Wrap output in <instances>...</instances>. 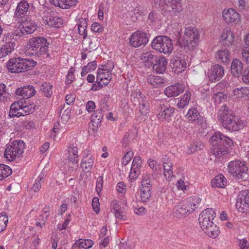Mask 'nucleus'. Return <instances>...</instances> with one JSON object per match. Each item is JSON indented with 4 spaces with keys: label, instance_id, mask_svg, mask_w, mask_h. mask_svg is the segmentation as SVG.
I'll list each match as a JSON object with an SVG mask.
<instances>
[{
    "label": "nucleus",
    "instance_id": "obj_1",
    "mask_svg": "<svg viewBox=\"0 0 249 249\" xmlns=\"http://www.w3.org/2000/svg\"><path fill=\"white\" fill-rule=\"evenodd\" d=\"M217 119L222 126L229 131H238L246 125V122L237 118L226 106L220 107L217 113Z\"/></svg>",
    "mask_w": 249,
    "mask_h": 249
},
{
    "label": "nucleus",
    "instance_id": "obj_2",
    "mask_svg": "<svg viewBox=\"0 0 249 249\" xmlns=\"http://www.w3.org/2000/svg\"><path fill=\"white\" fill-rule=\"evenodd\" d=\"M210 142L212 145L211 153L217 159L227 154L233 144L230 138L220 132L214 133L211 137Z\"/></svg>",
    "mask_w": 249,
    "mask_h": 249
},
{
    "label": "nucleus",
    "instance_id": "obj_3",
    "mask_svg": "<svg viewBox=\"0 0 249 249\" xmlns=\"http://www.w3.org/2000/svg\"><path fill=\"white\" fill-rule=\"evenodd\" d=\"M49 44L50 43L44 37H33L30 38L27 42L25 52L29 55L40 57L47 53Z\"/></svg>",
    "mask_w": 249,
    "mask_h": 249
},
{
    "label": "nucleus",
    "instance_id": "obj_4",
    "mask_svg": "<svg viewBox=\"0 0 249 249\" xmlns=\"http://www.w3.org/2000/svg\"><path fill=\"white\" fill-rule=\"evenodd\" d=\"M36 64L32 59H25L21 57H13L7 62L6 67L12 73H21L31 70Z\"/></svg>",
    "mask_w": 249,
    "mask_h": 249
},
{
    "label": "nucleus",
    "instance_id": "obj_5",
    "mask_svg": "<svg viewBox=\"0 0 249 249\" xmlns=\"http://www.w3.org/2000/svg\"><path fill=\"white\" fill-rule=\"evenodd\" d=\"M199 39L198 31L195 27L186 28L184 36L178 40V45L186 51L193 50L196 46Z\"/></svg>",
    "mask_w": 249,
    "mask_h": 249
},
{
    "label": "nucleus",
    "instance_id": "obj_6",
    "mask_svg": "<svg viewBox=\"0 0 249 249\" xmlns=\"http://www.w3.org/2000/svg\"><path fill=\"white\" fill-rule=\"evenodd\" d=\"M25 145L23 141L16 140L10 142L6 148L4 158L9 161H13L20 157L24 152Z\"/></svg>",
    "mask_w": 249,
    "mask_h": 249
},
{
    "label": "nucleus",
    "instance_id": "obj_7",
    "mask_svg": "<svg viewBox=\"0 0 249 249\" xmlns=\"http://www.w3.org/2000/svg\"><path fill=\"white\" fill-rule=\"evenodd\" d=\"M152 48L164 54H168L173 50V44L171 39L164 36H157L151 43Z\"/></svg>",
    "mask_w": 249,
    "mask_h": 249
},
{
    "label": "nucleus",
    "instance_id": "obj_8",
    "mask_svg": "<svg viewBox=\"0 0 249 249\" xmlns=\"http://www.w3.org/2000/svg\"><path fill=\"white\" fill-rule=\"evenodd\" d=\"M228 171L233 177L237 178H245L248 176V167L245 161L232 160L228 165Z\"/></svg>",
    "mask_w": 249,
    "mask_h": 249
},
{
    "label": "nucleus",
    "instance_id": "obj_9",
    "mask_svg": "<svg viewBox=\"0 0 249 249\" xmlns=\"http://www.w3.org/2000/svg\"><path fill=\"white\" fill-rule=\"evenodd\" d=\"M21 26L20 29L14 32L13 35L21 36L33 34L37 28V22L32 17L27 16L22 20Z\"/></svg>",
    "mask_w": 249,
    "mask_h": 249
},
{
    "label": "nucleus",
    "instance_id": "obj_10",
    "mask_svg": "<svg viewBox=\"0 0 249 249\" xmlns=\"http://www.w3.org/2000/svg\"><path fill=\"white\" fill-rule=\"evenodd\" d=\"M141 198L142 202H147L151 196L152 183L150 174H143L141 181Z\"/></svg>",
    "mask_w": 249,
    "mask_h": 249
},
{
    "label": "nucleus",
    "instance_id": "obj_11",
    "mask_svg": "<svg viewBox=\"0 0 249 249\" xmlns=\"http://www.w3.org/2000/svg\"><path fill=\"white\" fill-rule=\"evenodd\" d=\"M236 207L238 210L242 213H249V191L243 190L238 195Z\"/></svg>",
    "mask_w": 249,
    "mask_h": 249
},
{
    "label": "nucleus",
    "instance_id": "obj_12",
    "mask_svg": "<svg viewBox=\"0 0 249 249\" xmlns=\"http://www.w3.org/2000/svg\"><path fill=\"white\" fill-rule=\"evenodd\" d=\"M216 213L213 208H207L199 214L198 221L202 229L213 223V220L215 217Z\"/></svg>",
    "mask_w": 249,
    "mask_h": 249
},
{
    "label": "nucleus",
    "instance_id": "obj_13",
    "mask_svg": "<svg viewBox=\"0 0 249 249\" xmlns=\"http://www.w3.org/2000/svg\"><path fill=\"white\" fill-rule=\"evenodd\" d=\"M35 6L33 3H29L26 0H21L17 5L14 13V17L22 18L30 11H33Z\"/></svg>",
    "mask_w": 249,
    "mask_h": 249
},
{
    "label": "nucleus",
    "instance_id": "obj_14",
    "mask_svg": "<svg viewBox=\"0 0 249 249\" xmlns=\"http://www.w3.org/2000/svg\"><path fill=\"white\" fill-rule=\"evenodd\" d=\"M148 42L147 35L141 31L133 33L129 38L130 45L134 47L145 46Z\"/></svg>",
    "mask_w": 249,
    "mask_h": 249
},
{
    "label": "nucleus",
    "instance_id": "obj_15",
    "mask_svg": "<svg viewBox=\"0 0 249 249\" xmlns=\"http://www.w3.org/2000/svg\"><path fill=\"white\" fill-rule=\"evenodd\" d=\"M181 0H164L166 5V11L169 13L171 16H177L182 10Z\"/></svg>",
    "mask_w": 249,
    "mask_h": 249
},
{
    "label": "nucleus",
    "instance_id": "obj_16",
    "mask_svg": "<svg viewBox=\"0 0 249 249\" xmlns=\"http://www.w3.org/2000/svg\"><path fill=\"white\" fill-rule=\"evenodd\" d=\"M224 75V69L219 64L213 65L208 72V77L210 81L215 82L221 79Z\"/></svg>",
    "mask_w": 249,
    "mask_h": 249
},
{
    "label": "nucleus",
    "instance_id": "obj_17",
    "mask_svg": "<svg viewBox=\"0 0 249 249\" xmlns=\"http://www.w3.org/2000/svg\"><path fill=\"white\" fill-rule=\"evenodd\" d=\"M14 36L13 34H4V37L3 41L4 43L2 45L1 47L4 51L7 53V55L13 52L16 47V40L14 38Z\"/></svg>",
    "mask_w": 249,
    "mask_h": 249
},
{
    "label": "nucleus",
    "instance_id": "obj_18",
    "mask_svg": "<svg viewBox=\"0 0 249 249\" xmlns=\"http://www.w3.org/2000/svg\"><path fill=\"white\" fill-rule=\"evenodd\" d=\"M174 108L169 104H160L158 108V117L163 121L173 115Z\"/></svg>",
    "mask_w": 249,
    "mask_h": 249
},
{
    "label": "nucleus",
    "instance_id": "obj_19",
    "mask_svg": "<svg viewBox=\"0 0 249 249\" xmlns=\"http://www.w3.org/2000/svg\"><path fill=\"white\" fill-rule=\"evenodd\" d=\"M187 117L189 121L200 125L204 123L203 117L200 116L196 107H193L190 108L187 114Z\"/></svg>",
    "mask_w": 249,
    "mask_h": 249
},
{
    "label": "nucleus",
    "instance_id": "obj_20",
    "mask_svg": "<svg viewBox=\"0 0 249 249\" xmlns=\"http://www.w3.org/2000/svg\"><path fill=\"white\" fill-rule=\"evenodd\" d=\"M183 203H186L187 205L185 206V210L188 215L193 213L196 209H197L201 202V199L197 196L193 197H190L186 199L183 200Z\"/></svg>",
    "mask_w": 249,
    "mask_h": 249
},
{
    "label": "nucleus",
    "instance_id": "obj_21",
    "mask_svg": "<svg viewBox=\"0 0 249 249\" xmlns=\"http://www.w3.org/2000/svg\"><path fill=\"white\" fill-rule=\"evenodd\" d=\"M184 90V86L183 85L177 83L167 87L164 89V93L167 97H171L178 95L180 93H182Z\"/></svg>",
    "mask_w": 249,
    "mask_h": 249
},
{
    "label": "nucleus",
    "instance_id": "obj_22",
    "mask_svg": "<svg viewBox=\"0 0 249 249\" xmlns=\"http://www.w3.org/2000/svg\"><path fill=\"white\" fill-rule=\"evenodd\" d=\"M170 66L174 72L179 73L186 69V62L184 58L177 57L171 60Z\"/></svg>",
    "mask_w": 249,
    "mask_h": 249
},
{
    "label": "nucleus",
    "instance_id": "obj_23",
    "mask_svg": "<svg viewBox=\"0 0 249 249\" xmlns=\"http://www.w3.org/2000/svg\"><path fill=\"white\" fill-rule=\"evenodd\" d=\"M223 17L227 23L237 22L239 20V15L237 11L233 9L224 10Z\"/></svg>",
    "mask_w": 249,
    "mask_h": 249
},
{
    "label": "nucleus",
    "instance_id": "obj_24",
    "mask_svg": "<svg viewBox=\"0 0 249 249\" xmlns=\"http://www.w3.org/2000/svg\"><path fill=\"white\" fill-rule=\"evenodd\" d=\"M167 64V61L164 57H157L155 63L153 65V70L159 73H163L165 72Z\"/></svg>",
    "mask_w": 249,
    "mask_h": 249
},
{
    "label": "nucleus",
    "instance_id": "obj_25",
    "mask_svg": "<svg viewBox=\"0 0 249 249\" xmlns=\"http://www.w3.org/2000/svg\"><path fill=\"white\" fill-rule=\"evenodd\" d=\"M231 53L227 48L222 49L218 51L215 54L217 62L224 64L229 63L230 61Z\"/></svg>",
    "mask_w": 249,
    "mask_h": 249
},
{
    "label": "nucleus",
    "instance_id": "obj_26",
    "mask_svg": "<svg viewBox=\"0 0 249 249\" xmlns=\"http://www.w3.org/2000/svg\"><path fill=\"white\" fill-rule=\"evenodd\" d=\"M162 164L164 169V175L166 178H170L173 175V163L169 158L166 155L162 157Z\"/></svg>",
    "mask_w": 249,
    "mask_h": 249
},
{
    "label": "nucleus",
    "instance_id": "obj_27",
    "mask_svg": "<svg viewBox=\"0 0 249 249\" xmlns=\"http://www.w3.org/2000/svg\"><path fill=\"white\" fill-rule=\"evenodd\" d=\"M50 2L56 7L61 9H68L77 2V0H49Z\"/></svg>",
    "mask_w": 249,
    "mask_h": 249
},
{
    "label": "nucleus",
    "instance_id": "obj_28",
    "mask_svg": "<svg viewBox=\"0 0 249 249\" xmlns=\"http://www.w3.org/2000/svg\"><path fill=\"white\" fill-rule=\"evenodd\" d=\"M231 73L233 75L237 77L242 74L243 64L240 60L234 59L231 64Z\"/></svg>",
    "mask_w": 249,
    "mask_h": 249
},
{
    "label": "nucleus",
    "instance_id": "obj_29",
    "mask_svg": "<svg viewBox=\"0 0 249 249\" xmlns=\"http://www.w3.org/2000/svg\"><path fill=\"white\" fill-rule=\"evenodd\" d=\"M220 39L222 45L230 47L233 42L234 36L230 30H224L221 35Z\"/></svg>",
    "mask_w": 249,
    "mask_h": 249
},
{
    "label": "nucleus",
    "instance_id": "obj_30",
    "mask_svg": "<svg viewBox=\"0 0 249 249\" xmlns=\"http://www.w3.org/2000/svg\"><path fill=\"white\" fill-rule=\"evenodd\" d=\"M29 100L20 101V104H22L20 108V112L19 115L26 116L28 114L32 113L35 109V105L31 104L28 103Z\"/></svg>",
    "mask_w": 249,
    "mask_h": 249
},
{
    "label": "nucleus",
    "instance_id": "obj_31",
    "mask_svg": "<svg viewBox=\"0 0 249 249\" xmlns=\"http://www.w3.org/2000/svg\"><path fill=\"white\" fill-rule=\"evenodd\" d=\"M234 95L239 99L247 100L249 99V87L236 88L234 91Z\"/></svg>",
    "mask_w": 249,
    "mask_h": 249
},
{
    "label": "nucleus",
    "instance_id": "obj_32",
    "mask_svg": "<svg viewBox=\"0 0 249 249\" xmlns=\"http://www.w3.org/2000/svg\"><path fill=\"white\" fill-rule=\"evenodd\" d=\"M187 205L186 203H183V201H180L173 209L174 216L177 218H180L187 215L186 210L184 207Z\"/></svg>",
    "mask_w": 249,
    "mask_h": 249
},
{
    "label": "nucleus",
    "instance_id": "obj_33",
    "mask_svg": "<svg viewBox=\"0 0 249 249\" xmlns=\"http://www.w3.org/2000/svg\"><path fill=\"white\" fill-rule=\"evenodd\" d=\"M44 19V23L49 26L59 27L62 24V18L57 16H47Z\"/></svg>",
    "mask_w": 249,
    "mask_h": 249
},
{
    "label": "nucleus",
    "instance_id": "obj_34",
    "mask_svg": "<svg viewBox=\"0 0 249 249\" xmlns=\"http://www.w3.org/2000/svg\"><path fill=\"white\" fill-rule=\"evenodd\" d=\"M227 183V179L225 177L220 174L216 176L212 180L211 184L213 187L223 188L226 186Z\"/></svg>",
    "mask_w": 249,
    "mask_h": 249
},
{
    "label": "nucleus",
    "instance_id": "obj_35",
    "mask_svg": "<svg viewBox=\"0 0 249 249\" xmlns=\"http://www.w3.org/2000/svg\"><path fill=\"white\" fill-rule=\"evenodd\" d=\"M202 230L212 238H216L220 233L218 228L214 223Z\"/></svg>",
    "mask_w": 249,
    "mask_h": 249
},
{
    "label": "nucleus",
    "instance_id": "obj_36",
    "mask_svg": "<svg viewBox=\"0 0 249 249\" xmlns=\"http://www.w3.org/2000/svg\"><path fill=\"white\" fill-rule=\"evenodd\" d=\"M191 93L189 90H187L181 97L179 101L177 104V107L180 109L184 108L187 106L191 100Z\"/></svg>",
    "mask_w": 249,
    "mask_h": 249
},
{
    "label": "nucleus",
    "instance_id": "obj_37",
    "mask_svg": "<svg viewBox=\"0 0 249 249\" xmlns=\"http://www.w3.org/2000/svg\"><path fill=\"white\" fill-rule=\"evenodd\" d=\"M21 106H22V104H20V101L18 102H14L12 104L10 107L9 114V116L10 118H13L16 116H21V115H19Z\"/></svg>",
    "mask_w": 249,
    "mask_h": 249
},
{
    "label": "nucleus",
    "instance_id": "obj_38",
    "mask_svg": "<svg viewBox=\"0 0 249 249\" xmlns=\"http://www.w3.org/2000/svg\"><path fill=\"white\" fill-rule=\"evenodd\" d=\"M147 81L153 87H156L158 85L163 83L164 79L161 76L150 75L147 78Z\"/></svg>",
    "mask_w": 249,
    "mask_h": 249
},
{
    "label": "nucleus",
    "instance_id": "obj_39",
    "mask_svg": "<svg viewBox=\"0 0 249 249\" xmlns=\"http://www.w3.org/2000/svg\"><path fill=\"white\" fill-rule=\"evenodd\" d=\"M87 27V21L86 18H81L78 25L79 34L83 36V39H86L88 36L86 30Z\"/></svg>",
    "mask_w": 249,
    "mask_h": 249
},
{
    "label": "nucleus",
    "instance_id": "obj_40",
    "mask_svg": "<svg viewBox=\"0 0 249 249\" xmlns=\"http://www.w3.org/2000/svg\"><path fill=\"white\" fill-rule=\"evenodd\" d=\"M12 174V169L10 167L3 164H0V180H3Z\"/></svg>",
    "mask_w": 249,
    "mask_h": 249
},
{
    "label": "nucleus",
    "instance_id": "obj_41",
    "mask_svg": "<svg viewBox=\"0 0 249 249\" xmlns=\"http://www.w3.org/2000/svg\"><path fill=\"white\" fill-rule=\"evenodd\" d=\"M144 98L145 96L140 90H136L132 92L131 94V100L135 104L136 103H140L144 101Z\"/></svg>",
    "mask_w": 249,
    "mask_h": 249
},
{
    "label": "nucleus",
    "instance_id": "obj_42",
    "mask_svg": "<svg viewBox=\"0 0 249 249\" xmlns=\"http://www.w3.org/2000/svg\"><path fill=\"white\" fill-rule=\"evenodd\" d=\"M53 85L49 83H43L40 88L43 95L46 97H50L53 94Z\"/></svg>",
    "mask_w": 249,
    "mask_h": 249
},
{
    "label": "nucleus",
    "instance_id": "obj_43",
    "mask_svg": "<svg viewBox=\"0 0 249 249\" xmlns=\"http://www.w3.org/2000/svg\"><path fill=\"white\" fill-rule=\"evenodd\" d=\"M44 175L43 173H40L38 177L35 179V182L34 183L33 186L31 188L35 192H38L41 187V184L44 181Z\"/></svg>",
    "mask_w": 249,
    "mask_h": 249
},
{
    "label": "nucleus",
    "instance_id": "obj_44",
    "mask_svg": "<svg viewBox=\"0 0 249 249\" xmlns=\"http://www.w3.org/2000/svg\"><path fill=\"white\" fill-rule=\"evenodd\" d=\"M157 56L153 54L151 52L143 53L141 57V59L143 62L150 63L153 64L155 60H157Z\"/></svg>",
    "mask_w": 249,
    "mask_h": 249
},
{
    "label": "nucleus",
    "instance_id": "obj_45",
    "mask_svg": "<svg viewBox=\"0 0 249 249\" xmlns=\"http://www.w3.org/2000/svg\"><path fill=\"white\" fill-rule=\"evenodd\" d=\"M203 146V143L201 142H194L189 147L187 153L188 154H192L197 150L202 149Z\"/></svg>",
    "mask_w": 249,
    "mask_h": 249
},
{
    "label": "nucleus",
    "instance_id": "obj_46",
    "mask_svg": "<svg viewBox=\"0 0 249 249\" xmlns=\"http://www.w3.org/2000/svg\"><path fill=\"white\" fill-rule=\"evenodd\" d=\"M111 78L112 76L110 74V72H107L106 71H103V69H98L96 76V80L103 81L104 79H111Z\"/></svg>",
    "mask_w": 249,
    "mask_h": 249
},
{
    "label": "nucleus",
    "instance_id": "obj_47",
    "mask_svg": "<svg viewBox=\"0 0 249 249\" xmlns=\"http://www.w3.org/2000/svg\"><path fill=\"white\" fill-rule=\"evenodd\" d=\"M139 104H140L139 109L141 114L143 116H146L149 111L148 103L144 100Z\"/></svg>",
    "mask_w": 249,
    "mask_h": 249
},
{
    "label": "nucleus",
    "instance_id": "obj_48",
    "mask_svg": "<svg viewBox=\"0 0 249 249\" xmlns=\"http://www.w3.org/2000/svg\"><path fill=\"white\" fill-rule=\"evenodd\" d=\"M227 95L224 94L222 92H217L214 93L213 95V99L216 104H220L224 101L227 98Z\"/></svg>",
    "mask_w": 249,
    "mask_h": 249
},
{
    "label": "nucleus",
    "instance_id": "obj_49",
    "mask_svg": "<svg viewBox=\"0 0 249 249\" xmlns=\"http://www.w3.org/2000/svg\"><path fill=\"white\" fill-rule=\"evenodd\" d=\"M25 90V99H28L36 94V90L33 86L28 85L24 86Z\"/></svg>",
    "mask_w": 249,
    "mask_h": 249
},
{
    "label": "nucleus",
    "instance_id": "obj_50",
    "mask_svg": "<svg viewBox=\"0 0 249 249\" xmlns=\"http://www.w3.org/2000/svg\"><path fill=\"white\" fill-rule=\"evenodd\" d=\"M75 71V70L74 68H71L68 71L67 75L66 77V83L67 84H71L74 80L75 76L74 75V72Z\"/></svg>",
    "mask_w": 249,
    "mask_h": 249
},
{
    "label": "nucleus",
    "instance_id": "obj_51",
    "mask_svg": "<svg viewBox=\"0 0 249 249\" xmlns=\"http://www.w3.org/2000/svg\"><path fill=\"white\" fill-rule=\"evenodd\" d=\"M161 18V14L158 12H151L149 14L148 19L152 22H159Z\"/></svg>",
    "mask_w": 249,
    "mask_h": 249
},
{
    "label": "nucleus",
    "instance_id": "obj_52",
    "mask_svg": "<svg viewBox=\"0 0 249 249\" xmlns=\"http://www.w3.org/2000/svg\"><path fill=\"white\" fill-rule=\"evenodd\" d=\"M8 221L7 216L3 214H0V232L6 229Z\"/></svg>",
    "mask_w": 249,
    "mask_h": 249
},
{
    "label": "nucleus",
    "instance_id": "obj_53",
    "mask_svg": "<svg viewBox=\"0 0 249 249\" xmlns=\"http://www.w3.org/2000/svg\"><path fill=\"white\" fill-rule=\"evenodd\" d=\"M50 207L49 206H46L44 207L42 213L40 215V216L42 217V224L45 225V222L48 219L49 215H50Z\"/></svg>",
    "mask_w": 249,
    "mask_h": 249
},
{
    "label": "nucleus",
    "instance_id": "obj_54",
    "mask_svg": "<svg viewBox=\"0 0 249 249\" xmlns=\"http://www.w3.org/2000/svg\"><path fill=\"white\" fill-rule=\"evenodd\" d=\"M91 30L95 33H102L104 30V28L101 24L95 22L92 24Z\"/></svg>",
    "mask_w": 249,
    "mask_h": 249
},
{
    "label": "nucleus",
    "instance_id": "obj_55",
    "mask_svg": "<svg viewBox=\"0 0 249 249\" xmlns=\"http://www.w3.org/2000/svg\"><path fill=\"white\" fill-rule=\"evenodd\" d=\"M110 208L111 212L113 213L118 212V211L122 209L118 201L114 200L111 203Z\"/></svg>",
    "mask_w": 249,
    "mask_h": 249
},
{
    "label": "nucleus",
    "instance_id": "obj_56",
    "mask_svg": "<svg viewBox=\"0 0 249 249\" xmlns=\"http://www.w3.org/2000/svg\"><path fill=\"white\" fill-rule=\"evenodd\" d=\"M79 247H81L85 249H89L93 245V242L90 239H87L84 241H81L79 243Z\"/></svg>",
    "mask_w": 249,
    "mask_h": 249
},
{
    "label": "nucleus",
    "instance_id": "obj_57",
    "mask_svg": "<svg viewBox=\"0 0 249 249\" xmlns=\"http://www.w3.org/2000/svg\"><path fill=\"white\" fill-rule=\"evenodd\" d=\"M133 156V153L131 151L127 152L123 157L122 159V164L126 165L131 160Z\"/></svg>",
    "mask_w": 249,
    "mask_h": 249
},
{
    "label": "nucleus",
    "instance_id": "obj_58",
    "mask_svg": "<svg viewBox=\"0 0 249 249\" xmlns=\"http://www.w3.org/2000/svg\"><path fill=\"white\" fill-rule=\"evenodd\" d=\"M140 174L139 168L131 167L129 174V178L131 179H136Z\"/></svg>",
    "mask_w": 249,
    "mask_h": 249
},
{
    "label": "nucleus",
    "instance_id": "obj_59",
    "mask_svg": "<svg viewBox=\"0 0 249 249\" xmlns=\"http://www.w3.org/2000/svg\"><path fill=\"white\" fill-rule=\"evenodd\" d=\"M92 208L94 211L98 213L100 210L99 198L97 197H94L92 199Z\"/></svg>",
    "mask_w": 249,
    "mask_h": 249
},
{
    "label": "nucleus",
    "instance_id": "obj_60",
    "mask_svg": "<svg viewBox=\"0 0 249 249\" xmlns=\"http://www.w3.org/2000/svg\"><path fill=\"white\" fill-rule=\"evenodd\" d=\"M148 166L153 170L156 171L160 167V164L157 162L156 160L149 159L147 161Z\"/></svg>",
    "mask_w": 249,
    "mask_h": 249
},
{
    "label": "nucleus",
    "instance_id": "obj_61",
    "mask_svg": "<svg viewBox=\"0 0 249 249\" xmlns=\"http://www.w3.org/2000/svg\"><path fill=\"white\" fill-rule=\"evenodd\" d=\"M103 117V111H101L100 110L95 111L91 115V119L93 120H96L97 119L98 120L100 121L101 122L102 119Z\"/></svg>",
    "mask_w": 249,
    "mask_h": 249
},
{
    "label": "nucleus",
    "instance_id": "obj_62",
    "mask_svg": "<svg viewBox=\"0 0 249 249\" xmlns=\"http://www.w3.org/2000/svg\"><path fill=\"white\" fill-rule=\"evenodd\" d=\"M242 57L247 63L249 64V48L245 47L242 50Z\"/></svg>",
    "mask_w": 249,
    "mask_h": 249
},
{
    "label": "nucleus",
    "instance_id": "obj_63",
    "mask_svg": "<svg viewBox=\"0 0 249 249\" xmlns=\"http://www.w3.org/2000/svg\"><path fill=\"white\" fill-rule=\"evenodd\" d=\"M142 162L141 158L140 156H136L133 159L132 166L140 168L141 166Z\"/></svg>",
    "mask_w": 249,
    "mask_h": 249
},
{
    "label": "nucleus",
    "instance_id": "obj_64",
    "mask_svg": "<svg viewBox=\"0 0 249 249\" xmlns=\"http://www.w3.org/2000/svg\"><path fill=\"white\" fill-rule=\"evenodd\" d=\"M242 80L245 83H249V67H248L243 73Z\"/></svg>",
    "mask_w": 249,
    "mask_h": 249
}]
</instances>
